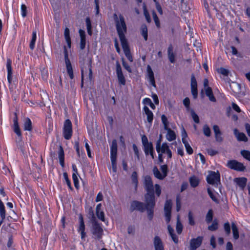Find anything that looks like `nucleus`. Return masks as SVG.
I'll list each match as a JSON object with an SVG mask.
<instances>
[{
    "label": "nucleus",
    "mask_w": 250,
    "mask_h": 250,
    "mask_svg": "<svg viewBox=\"0 0 250 250\" xmlns=\"http://www.w3.org/2000/svg\"><path fill=\"white\" fill-rule=\"evenodd\" d=\"M72 179L73 180L75 187L76 188H78L79 187V179H78V174H73Z\"/></svg>",
    "instance_id": "44"
},
{
    "label": "nucleus",
    "mask_w": 250,
    "mask_h": 250,
    "mask_svg": "<svg viewBox=\"0 0 250 250\" xmlns=\"http://www.w3.org/2000/svg\"><path fill=\"white\" fill-rule=\"evenodd\" d=\"M64 59L67 73L71 79H73L74 75L71 62L68 58V52L66 47H64Z\"/></svg>",
    "instance_id": "8"
},
{
    "label": "nucleus",
    "mask_w": 250,
    "mask_h": 250,
    "mask_svg": "<svg viewBox=\"0 0 250 250\" xmlns=\"http://www.w3.org/2000/svg\"><path fill=\"white\" fill-rule=\"evenodd\" d=\"M85 22H86L87 33H88V35L91 36L92 35V30H91L92 27H91V21H90L89 18H86Z\"/></svg>",
    "instance_id": "40"
},
{
    "label": "nucleus",
    "mask_w": 250,
    "mask_h": 250,
    "mask_svg": "<svg viewBox=\"0 0 250 250\" xmlns=\"http://www.w3.org/2000/svg\"><path fill=\"white\" fill-rule=\"evenodd\" d=\"M101 204H99L97 205L96 210V215L97 217L101 220L102 221H104V212L101 210Z\"/></svg>",
    "instance_id": "27"
},
{
    "label": "nucleus",
    "mask_w": 250,
    "mask_h": 250,
    "mask_svg": "<svg viewBox=\"0 0 250 250\" xmlns=\"http://www.w3.org/2000/svg\"><path fill=\"white\" fill-rule=\"evenodd\" d=\"M23 129L25 131H31L32 129V122L31 120L26 118L23 121Z\"/></svg>",
    "instance_id": "30"
},
{
    "label": "nucleus",
    "mask_w": 250,
    "mask_h": 250,
    "mask_svg": "<svg viewBox=\"0 0 250 250\" xmlns=\"http://www.w3.org/2000/svg\"><path fill=\"white\" fill-rule=\"evenodd\" d=\"M213 129L215 134V137L216 141L221 142L223 141L222 134L218 125H214L213 126Z\"/></svg>",
    "instance_id": "24"
},
{
    "label": "nucleus",
    "mask_w": 250,
    "mask_h": 250,
    "mask_svg": "<svg viewBox=\"0 0 250 250\" xmlns=\"http://www.w3.org/2000/svg\"><path fill=\"white\" fill-rule=\"evenodd\" d=\"M183 144L185 145L187 152L188 154H191L193 153V149L192 147L190 146V145L189 144L188 141H185V142H183Z\"/></svg>",
    "instance_id": "43"
},
{
    "label": "nucleus",
    "mask_w": 250,
    "mask_h": 250,
    "mask_svg": "<svg viewBox=\"0 0 250 250\" xmlns=\"http://www.w3.org/2000/svg\"><path fill=\"white\" fill-rule=\"evenodd\" d=\"M63 134L64 138L66 140L70 139L72 136V124L71 121L68 119L65 120L64 122Z\"/></svg>",
    "instance_id": "7"
},
{
    "label": "nucleus",
    "mask_w": 250,
    "mask_h": 250,
    "mask_svg": "<svg viewBox=\"0 0 250 250\" xmlns=\"http://www.w3.org/2000/svg\"><path fill=\"white\" fill-rule=\"evenodd\" d=\"M147 74L146 78L150 84L154 87H156L155 81L153 72L150 65H148L146 68Z\"/></svg>",
    "instance_id": "11"
},
{
    "label": "nucleus",
    "mask_w": 250,
    "mask_h": 250,
    "mask_svg": "<svg viewBox=\"0 0 250 250\" xmlns=\"http://www.w3.org/2000/svg\"><path fill=\"white\" fill-rule=\"evenodd\" d=\"M131 179L132 183L134 184L135 188L136 189L138 185V176L136 171H134L131 175Z\"/></svg>",
    "instance_id": "42"
},
{
    "label": "nucleus",
    "mask_w": 250,
    "mask_h": 250,
    "mask_svg": "<svg viewBox=\"0 0 250 250\" xmlns=\"http://www.w3.org/2000/svg\"><path fill=\"white\" fill-rule=\"evenodd\" d=\"M242 155L246 159L250 161V152L248 150H242L241 151Z\"/></svg>",
    "instance_id": "53"
},
{
    "label": "nucleus",
    "mask_w": 250,
    "mask_h": 250,
    "mask_svg": "<svg viewBox=\"0 0 250 250\" xmlns=\"http://www.w3.org/2000/svg\"><path fill=\"white\" fill-rule=\"evenodd\" d=\"M152 17H153L154 21L155 22V23L156 26L158 28H159L160 26V23L159 20V18L157 17L156 13L154 11H153L152 12Z\"/></svg>",
    "instance_id": "49"
},
{
    "label": "nucleus",
    "mask_w": 250,
    "mask_h": 250,
    "mask_svg": "<svg viewBox=\"0 0 250 250\" xmlns=\"http://www.w3.org/2000/svg\"><path fill=\"white\" fill-rule=\"evenodd\" d=\"M176 229L177 233L179 234H181L183 230V225L180 221V217L179 215H178L177 217Z\"/></svg>",
    "instance_id": "37"
},
{
    "label": "nucleus",
    "mask_w": 250,
    "mask_h": 250,
    "mask_svg": "<svg viewBox=\"0 0 250 250\" xmlns=\"http://www.w3.org/2000/svg\"><path fill=\"white\" fill-rule=\"evenodd\" d=\"M116 73L119 83L123 85L125 84V80L122 71V68L119 64L116 65Z\"/></svg>",
    "instance_id": "16"
},
{
    "label": "nucleus",
    "mask_w": 250,
    "mask_h": 250,
    "mask_svg": "<svg viewBox=\"0 0 250 250\" xmlns=\"http://www.w3.org/2000/svg\"><path fill=\"white\" fill-rule=\"evenodd\" d=\"M227 166L229 168L238 171H243L245 169L243 165L235 160H230L228 162Z\"/></svg>",
    "instance_id": "9"
},
{
    "label": "nucleus",
    "mask_w": 250,
    "mask_h": 250,
    "mask_svg": "<svg viewBox=\"0 0 250 250\" xmlns=\"http://www.w3.org/2000/svg\"><path fill=\"white\" fill-rule=\"evenodd\" d=\"M144 14L146 21L149 23L150 22L151 18L145 5L144 6Z\"/></svg>",
    "instance_id": "52"
},
{
    "label": "nucleus",
    "mask_w": 250,
    "mask_h": 250,
    "mask_svg": "<svg viewBox=\"0 0 250 250\" xmlns=\"http://www.w3.org/2000/svg\"><path fill=\"white\" fill-rule=\"evenodd\" d=\"M203 132L204 135L207 137H209L210 136L211 131L208 125H204Z\"/></svg>",
    "instance_id": "46"
},
{
    "label": "nucleus",
    "mask_w": 250,
    "mask_h": 250,
    "mask_svg": "<svg viewBox=\"0 0 250 250\" xmlns=\"http://www.w3.org/2000/svg\"><path fill=\"white\" fill-rule=\"evenodd\" d=\"M203 237L199 236L196 238L192 239L190 242V250H196L202 243Z\"/></svg>",
    "instance_id": "12"
},
{
    "label": "nucleus",
    "mask_w": 250,
    "mask_h": 250,
    "mask_svg": "<svg viewBox=\"0 0 250 250\" xmlns=\"http://www.w3.org/2000/svg\"><path fill=\"white\" fill-rule=\"evenodd\" d=\"M114 19L121 42L126 41L125 34L127 31V27L124 16L122 14L118 16L116 14H114Z\"/></svg>",
    "instance_id": "3"
},
{
    "label": "nucleus",
    "mask_w": 250,
    "mask_h": 250,
    "mask_svg": "<svg viewBox=\"0 0 250 250\" xmlns=\"http://www.w3.org/2000/svg\"><path fill=\"white\" fill-rule=\"evenodd\" d=\"M234 181L241 189H243L246 186L247 179L245 177L236 178L234 179Z\"/></svg>",
    "instance_id": "22"
},
{
    "label": "nucleus",
    "mask_w": 250,
    "mask_h": 250,
    "mask_svg": "<svg viewBox=\"0 0 250 250\" xmlns=\"http://www.w3.org/2000/svg\"><path fill=\"white\" fill-rule=\"evenodd\" d=\"M188 222L189 224L193 226L195 225V221L193 217V214L191 211H189L188 214Z\"/></svg>",
    "instance_id": "54"
},
{
    "label": "nucleus",
    "mask_w": 250,
    "mask_h": 250,
    "mask_svg": "<svg viewBox=\"0 0 250 250\" xmlns=\"http://www.w3.org/2000/svg\"><path fill=\"white\" fill-rule=\"evenodd\" d=\"M146 204H144L140 202L134 201L131 203L130 209L132 210H138L141 211H144L145 209L147 210Z\"/></svg>",
    "instance_id": "10"
},
{
    "label": "nucleus",
    "mask_w": 250,
    "mask_h": 250,
    "mask_svg": "<svg viewBox=\"0 0 250 250\" xmlns=\"http://www.w3.org/2000/svg\"><path fill=\"white\" fill-rule=\"evenodd\" d=\"M135 227L134 226H129L127 228V233L129 234L133 235L135 233Z\"/></svg>",
    "instance_id": "63"
},
{
    "label": "nucleus",
    "mask_w": 250,
    "mask_h": 250,
    "mask_svg": "<svg viewBox=\"0 0 250 250\" xmlns=\"http://www.w3.org/2000/svg\"><path fill=\"white\" fill-rule=\"evenodd\" d=\"M231 228H232L233 238L235 240H237L239 238V235L238 228L234 222H232L231 223Z\"/></svg>",
    "instance_id": "35"
},
{
    "label": "nucleus",
    "mask_w": 250,
    "mask_h": 250,
    "mask_svg": "<svg viewBox=\"0 0 250 250\" xmlns=\"http://www.w3.org/2000/svg\"><path fill=\"white\" fill-rule=\"evenodd\" d=\"M141 34L145 41L147 40V28L146 25L143 24L141 27Z\"/></svg>",
    "instance_id": "39"
},
{
    "label": "nucleus",
    "mask_w": 250,
    "mask_h": 250,
    "mask_svg": "<svg viewBox=\"0 0 250 250\" xmlns=\"http://www.w3.org/2000/svg\"><path fill=\"white\" fill-rule=\"evenodd\" d=\"M153 172L155 177L159 179L162 180L165 178L163 174L160 172L156 167H154Z\"/></svg>",
    "instance_id": "36"
},
{
    "label": "nucleus",
    "mask_w": 250,
    "mask_h": 250,
    "mask_svg": "<svg viewBox=\"0 0 250 250\" xmlns=\"http://www.w3.org/2000/svg\"><path fill=\"white\" fill-rule=\"evenodd\" d=\"M132 147H133V151L134 152V154H135L137 160H140L139 152V150H138L137 146H136V145L133 144L132 146Z\"/></svg>",
    "instance_id": "57"
},
{
    "label": "nucleus",
    "mask_w": 250,
    "mask_h": 250,
    "mask_svg": "<svg viewBox=\"0 0 250 250\" xmlns=\"http://www.w3.org/2000/svg\"><path fill=\"white\" fill-rule=\"evenodd\" d=\"M191 117L196 123H199V119L198 116L196 114L193 109H190V111Z\"/></svg>",
    "instance_id": "48"
},
{
    "label": "nucleus",
    "mask_w": 250,
    "mask_h": 250,
    "mask_svg": "<svg viewBox=\"0 0 250 250\" xmlns=\"http://www.w3.org/2000/svg\"><path fill=\"white\" fill-rule=\"evenodd\" d=\"M213 217V212L211 209H209L208 211V212L206 217V220L208 223H210L212 220Z\"/></svg>",
    "instance_id": "47"
},
{
    "label": "nucleus",
    "mask_w": 250,
    "mask_h": 250,
    "mask_svg": "<svg viewBox=\"0 0 250 250\" xmlns=\"http://www.w3.org/2000/svg\"><path fill=\"white\" fill-rule=\"evenodd\" d=\"M58 157L60 165L62 167H64V155L63 149L62 146H60L58 151Z\"/></svg>",
    "instance_id": "29"
},
{
    "label": "nucleus",
    "mask_w": 250,
    "mask_h": 250,
    "mask_svg": "<svg viewBox=\"0 0 250 250\" xmlns=\"http://www.w3.org/2000/svg\"><path fill=\"white\" fill-rule=\"evenodd\" d=\"M0 215L1 219L4 220L5 218V210L4 208V206L2 202V201L0 200Z\"/></svg>",
    "instance_id": "41"
},
{
    "label": "nucleus",
    "mask_w": 250,
    "mask_h": 250,
    "mask_svg": "<svg viewBox=\"0 0 250 250\" xmlns=\"http://www.w3.org/2000/svg\"><path fill=\"white\" fill-rule=\"evenodd\" d=\"M190 186L195 188L198 186L199 183V179L195 176H192L189 178V179Z\"/></svg>",
    "instance_id": "34"
},
{
    "label": "nucleus",
    "mask_w": 250,
    "mask_h": 250,
    "mask_svg": "<svg viewBox=\"0 0 250 250\" xmlns=\"http://www.w3.org/2000/svg\"><path fill=\"white\" fill-rule=\"evenodd\" d=\"M208 193L210 197L211 198V199L215 202H218L217 198L216 197L215 195L213 194V193H212V192L211 191V190L209 188L208 189Z\"/></svg>",
    "instance_id": "58"
},
{
    "label": "nucleus",
    "mask_w": 250,
    "mask_h": 250,
    "mask_svg": "<svg viewBox=\"0 0 250 250\" xmlns=\"http://www.w3.org/2000/svg\"><path fill=\"white\" fill-rule=\"evenodd\" d=\"M218 229V223L216 221L214 220L212 224L208 227V229L210 230H215Z\"/></svg>",
    "instance_id": "50"
},
{
    "label": "nucleus",
    "mask_w": 250,
    "mask_h": 250,
    "mask_svg": "<svg viewBox=\"0 0 250 250\" xmlns=\"http://www.w3.org/2000/svg\"><path fill=\"white\" fill-rule=\"evenodd\" d=\"M161 120L164 125V129H167L168 126V122L167 117L165 115H162L161 116Z\"/></svg>",
    "instance_id": "45"
},
{
    "label": "nucleus",
    "mask_w": 250,
    "mask_h": 250,
    "mask_svg": "<svg viewBox=\"0 0 250 250\" xmlns=\"http://www.w3.org/2000/svg\"><path fill=\"white\" fill-rule=\"evenodd\" d=\"M205 93L207 96H208L209 100L211 102H215L216 99L214 97L211 88L210 87H207L205 89Z\"/></svg>",
    "instance_id": "32"
},
{
    "label": "nucleus",
    "mask_w": 250,
    "mask_h": 250,
    "mask_svg": "<svg viewBox=\"0 0 250 250\" xmlns=\"http://www.w3.org/2000/svg\"><path fill=\"white\" fill-rule=\"evenodd\" d=\"M171 201L170 200L166 201L164 206V212L165 220L167 224V230L172 240L175 243L177 244L178 242V238L176 235L174 234L173 228L168 224L171 220Z\"/></svg>",
    "instance_id": "2"
},
{
    "label": "nucleus",
    "mask_w": 250,
    "mask_h": 250,
    "mask_svg": "<svg viewBox=\"0 0 250 250\" xmlns=\"http://www.w3.org/2000/svg\"><path fill=\"white\" fill-rule=\"evenodd\" d=\"M121 42L124 53L126 57L130 62H132L133 61V58L130 53V49L129 48L127 41L122 42Z\"/></svg>",
    "instance_id": "15"
},
{
    "label": "nucleus",
    "mask_w": 250,
    "mask_h": 250,
    "mask_svg": "<svg viewBox=\"0 0 250 250\" xmlns=\"http://www.w3.org/2000/svg\"><path fill=\"white\" fill-rule=\"evenodd\" d=\"M207 182L211 185L217 186L220 183V175L218 172L210 171L207 177Z\"/></svg>",
    "instance_id": "5"
},
{
    "label": "nucleus",
    "mask_w": 250,
    "mask_h": 250,
    "mask_svg": "<svg viewBox=\"0 0 250 250\" xmlns=\"http://www.w3.org/2000/svg\"><path fill=\"white\" fill-rule=\"evenodd\" d=\"M182 140L183 143L185 141H188V135L184 128H183L182 131Z\"/></svg>",
    "instance_id": "59"
},
{
    "label": "nucleus",
    "mask_w": 250,
    "mask_h": 250,
    "mask_svg": "<svg viewBox=\"0 0 250 250\" xmlns=\"http://www.w3.org/2000/svg\"><path fill=\"white\" fill-rule=\"evenodd\" d=\"M64 36L68 48H70L71 43V39L69 35V29L67 27H66L64 29Z\"/></svg>",
    "instance_id": "33"
},
{
    "label": "nucleus",
    "mask_w": 250,
    "mask_h": 250,
    "mask_svg": "<svg viewBox=\"0 0 250 250\" xmlns=\"http://www.w3.org/2000/svg\"><path fill=\"white\" fill-rule=\"evenodd\" d=\"M167 55L168 58L171 63H174L175 62V54L173 52V48L171 45H169L167 49Z\"/></svg>",
    "instance_id": "28"
},
{
    "label": "nucleus",
    "mask_w": 250,
    "mask_h": 250,
    "mask_svg": "<svg viewBox=\"0 0 250 250\" xmlns=\"http://www.w3.org/2000/svg\"><path fill=\"white\" fill-rule=\"evenodd\" d=\"M42 78L46 81L47 79V77H48V72L45 69H43L42 70Z\"/></svg>",
    "instance_id": "64"
},
{
    "label": "nucleus",
    "mask_w": 250,
    "mask_h": 250,
    "mask_svg": "<svg viewBox=\"0 0 250 250\" xmlns=\"http://www.w3.org/2000/svg\"><path fill=\"white\" fill-rule=\"evenodd\" d=\"M218 72L222 74L224 76H227L228 75V74H229V71L223 68V67H221L220 69H218Z\"/></svg>",
    "instance_id": "61"
},
{
    "label": "nucleus",
    "mask_w": 250,
    "mask_h": 250,
    "mask_svg": "<svg viewBox=\"0 0 250 250\" xmlns=\"http://www.w3.org/2000/svg\"><path fill=\"white\" fill-rule=\"evenodd\" d=\"M156 149L158 153L159 160L161 162H163V154H166L167 156V159H170L172 157V152L169 148L167 143H163L161 144L160 140H159L156 143Z\"/></svg>",
    "instance_id": "4"
},
{
    "label": "nucleus",
    "mask_w": 250,
    "mask_h": 250,
    "mask_svg": "<svg viewBox=\"0 0 250 250\" xmlns=\"http://www.w3.org/2000/svg\"><path fill=\"white\" fill-rule=\"evenodd\" d=\"M79 227L78 230L81 233V238L84 239L85 237V225H84L83 215L81 214H79Z\"/></svg>",
    "instance_id": "14"
},
{
    "label": "nucleus",
    "mask_w": 250,
    "mask_h": 250,
    "mask_svg": "<svg viewBox=\"0 0 250 250\" xmlns=\"http://www.w3.org/2000/svg\"><path fill=\"white\" fill-rule=\"evenodd\" d=\"M154 188L155 191L157 196H159L161 193V189L160 186L158 184H155Z\"/></svg>",
    "instance_id": "60"
},
{
    "label": "nucleus",
    "mask_w": 250,
    "mask_h": 250,
    "mask_svg": "<svg viewBox=\"0 0 250 250\" xmlns=\"http://www.w3.org/2000/svg\"><path fill=\"white\" fill-rule=\"evenodd\" d=\"M91 232L92 237L95 239L100 240L103 235L104 231L101 226L97 223H94L92 225Z\"/></svg>",
    "instance_id": "6"
},
{
    "label": "nucleus",
    "mask_w": 250,
    "mask_h": 250,
    "mask_svg": "<svg viewBox=\"0 0 250 250\" xmlns=\"http://www.w3.org/2000/svg\"><path fill=\"white\" fill-rule=\"evenodd\" d=\"M183 104L184 105H185V106L186 107L187 111H190V110L191 109L190 108V106H189V105H190V100H189V99L188 97L185 98L183 100Z\"/></svg>",
    "instance_id": "51"
},
{
    "label": "nucleus",
    "mask_w": 250,
    "mask_h": 250,
    "mask_svg": "<svg viewBox=\"0 0 250 250\" xmlns=\"http://www.w3.org/2000/svg\"><path fill=\"white\" fill-rule=\"evenodd\" d=\"M224 229L227 235H229L230 233V227L229 222H226L224 225Z\"/></svg>",
    "instance_id": "55"
},
{
    "label": "nucleus",
    "mask_w": 250,
    "mask_h": 250,
    "mask_svg": "<svg viewBox=\"0 0 250 250\" xmlns=\"http://www.w3.org/2000/svg\"><path fill=\"white\" fill-rule=\"evenodd\" d=\"M191 91L193 98L196 99L198 95L197 83L193 75H192L191 77Z\"/></svg>",
    "instance_id": "13"
},
{
    "label": "nucleus",
    "mask_w": 250,
    "mask_h": 250,
    "mask_svg": "<svg viewBox=\"0 0 250 250\" xmlns=\"http://www.w3.org/2000/svg\"><path fill=\"white\" fill-rule=\"evenodd\" d=\"M144 186L147 192L145 195V202L146 204L147 216L149 220H151L153 216V208L155 205V201L153 193L154 187L150 176H146L144 177Z\"/></svg>",
    "instance_id": "1"
},
{
    "label": "nucleus",
    "mask_w": 250,
    "mask_h": 250,
    "mask_svg": "<svg viewBox=\"0 0 250 250\" xmlns=\"http://www.w3.org/2000/svg\"><path fill=\"white\" fill-rule=\"evenodd\" d=\"M233 131L238 141L243 142L248 141V138L244 133L239 132L237 129H234Z\"/></svg>",
    "instance_id": "25"
},
{
    "label": "nucleus",
    "mask_w": 250,
    "mask_h": 250,
    "mask_svg": "<svg viewBox=\"0 0 250 250\" xmlns=\"http://www.w3.org/2000/svg\"><path fill=\"white\" fill-rule=\"evenodd\" d=\"M37 39V32L36 31H33L32 32V39L30 43V48L31 50L34 49L35 48V42Z\"/></svg>",
    "instance_id": "38"
},
{
    "label": "nucleus",
    "mask_w": 250,
    "mask_h": 250,
    "mask_svg": "<svg viewBox=\"0 0 250 250\" xmlns=\"http://www.w3.org/2000/svg\"><path fill=\"white\" fill-rule=\"evenodd\" d=\"M6 68L7 70V79L9 83H11L12 79V61L7 59L6 62Z\"/></svg>",
    "instance_id": "20"
},
{
    "label": "nucleus",
    "mask_w": 250,
    "mask_h": 250,
    "mask_svg": "<svg viewBox=\"0 0 250 250\" xmlns=\"http://www.w3.org/2000/svg\"><path fill=\"white\" fill-rule=\"evenodd\" d=\"M166 130L167 131L166 138L168 141H172L176 139V134L173 130L169 128Z\"/></svg>",
    "instance_id": "31"
},
{
    "label": "nucleus",
    "mask_w": 250,
    "mask_h": 250,
    "mask_svg": "<svg viewBox=\"0 0 250 250\" xmlns=\"http://www.w3.org/2000/svg\"><path fill=\"white\" fill-rule=\"evenodd\" d=\"M161 170L162 172V174H163L165 177L167 175V167L166 165H164L161 166Z\"/></svg>",
    "instance_id": "56"
},
{
    "label": "nucleus",
    "mask_w": 250,
    "mask_h": 250,
    "mask_svg": "<svg viewBox=\"0 0 250 250\" xmlns=\"http://www.w3.org/2000/svg\"><path fill=\"white\" fill-rule=\"evenodd\" d=\"M144 151L146 155L150 154L151 158L154 159V150L152 143H150L146 145L143 146Z\"/></svg>",
    "instance_id": "19"
},
{
    "label": "nucleus",
    "mask_w": 250,
    "mask_h": 250,
    "mask_svg": "<svg viewBox=\"0 0 250 250\" xmlns=\"http://www.w3.org/2000/svg\"><path fill=\"white\" fill-rule=\"evenodd\" d=\"M21 14L23 17L26 16V6L23 4L21 5Z\"/></svg>",
    "instance_id": "62"
},
{
    "label": "nucleus",
    "mask_w": 250,
    "mask_h": 250,
    "mask_svg": "<svg viewBox=\"0 0 250 250\" xmlns=\"http://www.w3.org/2000/svg\"><path fill=\"white\" fill-rule=\"evenodd\" d=\"M117 153V143L116 140H113L110 146L111 160H116Z\"/></svg>",
    "instance_id": "17"
},
{
    "label": "nucleus",
    "mask_w": 250,
    "mask_h": 250,
    "mask_svg": "<svg viewBox=\"0 0 250 250\" xmlns=\"http://www.w3.org/2000/svg\"><path fill=\"white\" fill-rule=\"evenodd\" d=\"M144 114L146 116V119L147 122L151 125L152 121L153 120V113L146 106H144L143 108Z\"/></svg>",
    "instance_id": "18"
},
{
    "label": "nucleus",
    "mask_w": 250,
    "mask_h": 250,
    "mask_svg": "<svg viewBox=\"0 0 250 250\" xmlns=\"http://www.w3.org/2000/svg\"><path fill=\"white\" fill-rule=\"evenodd\" d=\"M14 125H13V129L15 133L18 135L20 139L21 138V130L19 125L18 119L17 117L15 118L13 120Z\"/></svg>",
    "instance_id": "26"
},
{
    "label": "nucleus",
    "mask_w": 250,
    "mask_h": 250,
    "mask_svg": "<svg viewBox=\"0 0 250 250\" xmlns=\"http://www.w3.org/2000/svg\"><path fill=\"white\" fill-rule=\"evenodd\" d=\"M79 33L80 34V36L81 38L80 41V48L82 50H83L85 47L86 44V38H85V34L84 30L82 29H80L79 31Z\"/></svg>",
    "instance_id": "23"
},
{
    "label": "nucleus",
    "mask_w": 250,
    "mask_h": 250,
    "mask_svg": "<svg viewBox=\"0 0 250 250\" xmlns=\"http://www.w3.org/2000/svg\"><path fill=\"white\" fill-rule=\"evenodd\" d=\"M154 246L155 250H164L163 243L158 236H155L154 239Z\"/></svg>",
    "instance_id": "21"
}]
</instances>
